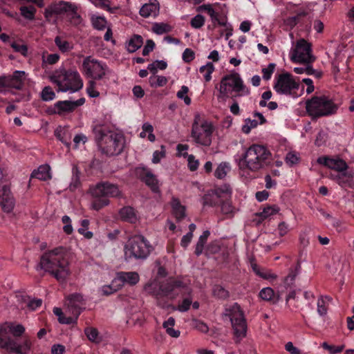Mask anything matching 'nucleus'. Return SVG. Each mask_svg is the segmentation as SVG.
<instances>
[{
  "label": "nucleus",
  "mask_w": 354,
  "mask_h": 354,
  "mask_svg": "<svg viewBox=\"0 0 354 354\" xmlns=\"http://www.w3.org/2000/svg\"><path fill=\"white\" fill-rule=\"evenodd\" d=\"M234 162L243 172H256L267 167L272 160V153L263 145L253 144L234 156Z\"/></svg>",
  "instance_id": "nucleus-1"
},
{
  "label": "nucleus",
  "mask_w": 354,
  "mask_h": 354,
  "mask_svg": "<svg viewBox=\"0 0 354 354\" xmlns=\"http://www.w3.org/2000/svg\"><path fill=\"white\" fill-rule=\"evenodd\" d=\"M40 266L59 281H66L71 274L67 254L63 248H55L46 252L41 258Z\"/></svg>",
  "instance_id": "nucleus-2"
},
{
  "label": "nucleus",
  "mask_w": 354,
  "mask_h": 354,
  "mask_svg": "<svg viewBox=\"0 0 354 354\" xmlns=\"http://www.w3.org/2000/svg\"><path fill=\"white\" fill-rule=\"evenodd\" d=\"M93 132L98 147L103 153L114 156L123 150L124 142L122 135L108 130L104 125H96Z\"/></svg>",
  "instance_id": "nucleus-3"
},
{
  "label": "nucleus",
  "mask_w": 354,
  "mask_h": 354,
  "mask_svg": "<svg viewBox=\"0 0 354 354\" xmlns=\"http://www.w3.org/2000/svg\"><path fill=\"white\" fill-rule=\"evenodd\" d=\"M51 82L57 86V91L74 93L82 88L83 80L76 69L66 70L60 67L50 76Z\"/></svg>",
  "instance_id": "nucleus-4"
},
{
  "label": "nucleus",
  "mask_w": 354,
  "mask_h": 354,
  "mask_svg": "<svg viewBox=\"0 0 354 354\" xmlns=\"http://www.w3.org/2000/svg\"><path fill=\"white\" fill-rule=\"evenodd\" d=\"M218 91L220 97H227L232 92L239 97L245 96L250 93V90L244 84L241 75L234 71L222 77Z\"/></svg>",
  "instance_id": "nucleus-5"
},
{
  "label": "nucleus",
  "mask_w": 354,
  "mask_h": 354,
  "mask_svg": "<svg viewBox=\"0 0 354 354\" xmlns=\"http://www.w3.org/2000/svg\"><path fill=\"white\" fill-rule=\"evenodd\" d=\"M153 250L149 241L142 235L130 238L124 245V257L127 259L143 260Z\"/></svg>",
  "instance_id": "nucleus-6"
},
{
  "label": "nucleus",
  "mask_w": 354,
  "mask_h": 354,
  "mask_svg": "<svg viewBox=\"0 0 354 354\" xmlns=\"http://www.w3.org/2000/svg\"><path fill=\"white\" fill-rule=\"evenodd\" d=\"M273 88L281 95L297 98L303 94L304 88H300V83L293 75L288 73L278 75L274 78Z\"/></svg>",
  "instance_id": "nucleus-7"
},
{
  "label": "nucleus",
  "mask_w": 354,
  "mask_h": 354,
  "mask_svg": "<svg viewBox=\"0 0 354 354\" xmlns=\"http://www.w3.org/2000/svg\"><path fill=\"white\" fill-rule=\"evenodd\" d=\"M337 109L332 99L326 95L314 96L306 102V111L312 118L334 114Z\"/></svg>",
  "instance_id": "nucleus-8"
},
{
  "label": "nucleus",
  "mask_w": 354,
  "mask_h": 354,
  "mask_svg": "<svg viewBox=\"0 0 354 354\" xmlns=\"http://www.w3.org/2000/svg\"><path fill=\"white\" fill-rule=\"evenodd\" d=\"M90 193L95 198L91 207L95 210H99L109 203L107 197H116L120 195L118 187L109 183H101L91 187Z\"/></svg>",
  "instance_id": "nucleus-9"
},
{
  "label": "nucleus",
  "mask_w": 354,
  "mask_h": 354,
  "mask_svg": "<svg viewBox=\"0 0 354 354\" xmlns=\"http://www.w3.org/2000/svg\"><path fill=\"white\" fill-rule=\"evenodd\" d=\"M213 127L211 122L204 120L199 114L194 116L192 136L198 144L208 146L211 143Z\"/></svg>",
  "instance_id": "nucleus-10"
},
{
  "label": "nucleus",
  "mask_w": 354,
  "mask_h": 354,
  "mask_svg": "<svg viewBox=\"0 0 354 354\" xmlns=\"http://www.w3.org/2000/svg\"><path fill=\"white\" fill-rule=\"evenodd\" d=\"M81 71L85 76L93 80H102L111 73L105 64L91 56L83 60Z\"/></svg>",
  "instance_id": "nucleus-11"
},
{
  "label": "nucleus",
  "mask_w": 354,
  "mask_h": 354,
  "mask_svg": "<svg viewBox=\"0 0 354 354\" xmlns=\"http://www.w3.org/2000/svg\"><path fill=\"white\" fill-rule=\"evenodd\" d=\"M290 60L297 64H308L315 59L312 54L310 44L304 39L297 40L290 51Z\"/></svg>",
  "instance_id": "nucleus-12"
},
{
  "label": "nucleus",
  "mask_w": 354,
  "mask_h": 354,
  "mask_svg": "<svg viewBox=\"0 0 354 354\" xmlns=\"http://www.w3.org/2000/svg\"><path fill=\"white\" fill-rule=\"evenodd\" d=\"M226 313L230 318L235 336L239 339H242L246 335L247 326L240 306L234 304L226 310Z\"/></svg>",
  "instance_id": "nucleus-13"
},
{
  "label": "nucleus",
  "mask_w": 354,
  "mask_h": 354,
  "mask_svg": "<svg viewBox=\"0 0 354 354\" xmlns=\"http://www.w3.org/2000/svg\"><path fill=\"white\" fill-rule=\"evenodd\" d=\"M181 286L182 283L180 281L169 280L165 285L159 286L157 281L154 280L147 283L145 289L148 293L156 297H170L173 298L174 297L173 292Z\"/></svg>",
  "instance_id": "nucleus-14"
},
{
  "label": "nucleus",
  "mask_w": 354,
  "mask_h": 354,
  "mask_svg": "<svg viewBox=\"0 0 354 354\" xmlns=\"http://www.w3.org/2000/svg\"><path fill=\"white\" fill-rule=\"evenodd\" d=\"M84 299L83 296L78 293L71 295L66 301V310L71 314L75 322L84 308Z\"/></svg>",
  "instance_id": "nucleus-15"
},
{
  "label": "nucleus",
  "mask_w": 354,
  "mask_h": 354,
  "mask_svg": "<svg viewBox=\"0 0 354 354\" xmlns=\"http://www.w3.org/2000/svg\"><path fill=\"white\" fill-rule=\"evenodd\" d=\"M84 98H80L75 101H59L55 104V112L59 115L68 113L84 104Z\"/></svg>",
  "instance_id": "nucleus-16"
},
{
  "label": "nucleus",
  "mask_w": 354,
  "mask_h": 354,
  "mask_svg": "<svg viewBox=\"0 0 354 354\" xmlns=\"http://www.w3.org/2000/svg\"><path fill=\"white\" fill-rule=\"evenodd\" d=\"M69 8V3L59 1L48 6L44 12V17L48 21L54 20L55 16L65 14Z\"/></svg>",
  "instance_id": "nucleus-17"
},
{
  "label": "nucleus",
  "mask_w": 354,
  "mask_h": 354,
  "mask_svg": "<svg viewBox=\"0 0 354 354\" xmlns=\"http://www.w3.org/2000/svg\"><path fill=\"white\" fill-rule=\"evenodd\" d=\"M317 162L337 171H344L348 168L346 162L338 158L322 156L317 159Z\"/></svg>",
  "instance_id": "nucleus-18"
},
{
  "label": "nucleus",
  "mask_w": 354,
  "mask_h": 354,
  "mask_svg": "<svg viewBox=\"0 0 354 354\" xmlns=\"http://www.w3.org/2000/svg\"><path fill=\"white\" fill-rule=\"evenodd\" d=\"M136 175L143 180L153 192L158 189V182L156 176L145 167H137Z\"/></svg>",
  "instance_id": "nucleus-19"
},
{
  "label": "nucleus",
  "mask_w": 354,
  "mask_h": 354,
  "mask_svg": "<svg viewBox=\"0 0 354 354\" xmlns=\"http://www.w3.org/2000/svg\"><path fill=\"white\" fill-rule=\"evenodd\" d=\"M115 277L121 288L124 285L134 286L140 280L139 274L136 272H120Z\"/></svg>",
  "instance_id": "nucleus-20"
},
{
  "label": "nucleus",
  "mask_w": 354,
  "mask_h": 354,
  "mask_svg": "<svg viewBox=\"0 0 354 354\" xmlns=\"http://www.w3.org/2000/svg\"><path fill=\"white\" fill-rule=\"evenodd\" d=\"M160 5L157 0H149L140 9V15L145 18L156 17L158 15Z\"/></svg>",
  "instance_id": "nucleus-21"
},
{
  "label": "nucleus",
  "mask_w": 354,
  "mask_h": 354,
  "mask_svg": "<svg viewBox=\"0 0 354 354\" xmlns=\"http://www.w3.org/2000/svg\"><path fill=\"white\" fill-rule=\"evenodd\" d=\"M31 346L32 342L30 339L26 337L20 342L15 340V342H12L9 351L17 354H28L30 351Z\"/></svg>",
  "instance_id": "nucleus-22"
},
{
  "label": "nucleus",
  "mask_w": 354,
  "mask_h": 354,
  "mask_svg": "<svg viewBox=\"0 0 354 354\" xmlns=\"http://www.w3.org/2000/svg\"><path fill=\"white\" fill-rule=\"evenodd\" d=\"M7 77L10 83V87L16 89H21L24 86L26 74L24 71H15L12 75Z\"/></svg>",
  "instance_id": "nucleus-23"
},
{
  "label": "nucleus",
  "mask_w": 354,
  "mask_h": 354,
  "mask_svg": "<svg viewBox=\"0 0 354 354\" xmlns=\"http://www.w3.org/2000/svg\"><path fill=\"white\" fill-rule=\"evenodd\" d=\"M11 333L8 330L6 325L0 328V348L6 349L9 351L10 346L15 339L11 337Z\"/></svg>",
  "instance_id": "nucleus-24"
},
{
  "label": "nucleus",
  "mask_w": 354,
  "mask_h": 354,
  "mask_svg": "<svg viewBox=\"0 0 354 354\" xmlns=\"http://www.w3.org/2000/svg\"><path fill=\"white\" fill-rule=\"evenodd\" d=\"M65 15L71 24L74 26H78L82 23V18L77 11V6L74 4L69 3V8Z\"/></svg>",
  "instance_id": "nucleus-25"
},
{
  "label": "nucleus",
  "mask_w": 354,
  "mask_h": 354,
  "mask_svg": "<svg viewBox=\"0 0 354 354\" xmlns=\"http://www.w3.org/2000/svg\"><path fill=\"white\" fill-rule=\"evenodd\" d=\"M120 218L127 222L135 223L138 220L136 211L131 207H124L120 211Z\"/></svg>",
  "instance_id": "nucleus-26"
},
{
  "label": "nucleus",
  "mask_w": 354,
  "mask_h": 354,
  "mask_svg": "<svg viewBox=\"0 0 354 354\" xmlns=\"http://www.w3.org/2000/svg\"><path fill=\"white\" fill-rule=\"evenodd\" d=\"M32 177L41 180H46L51 178L50 168L48 165H43L32 173Z\"/></svg>",
  "instance_id": "nucleus-27"
},
{
  "label": "nucleus",
  "mask_w": 354,
  "mask_h": 354,
  "mask_svg": "<svg viewBox=\"0 0 354 354\" xmlns=\"http://www.w3.org/2000/svg\"><path fill=\"white\" fill-rule=\"evenodd\" d=\"M120 289L121 288L116 279V277H115L110 284L102 286L99 288L98 291L102 295L108 296L113 294Z\"/></svg>",
  "instance_id": "nucleus-28"
},
{
  "label": "nucleus",
  "mask_w": 354,
  "mask_h": 354,
  "mask_svg": "<svg viewBox=\"0 0 354 354\" xmlns=\"http://www.w3.org/2000/svg\"><path fill=\"white\" fill-rule=\"evenodd\" d=\"M143 44V39L141 36L135 35L131 37L126 44V48L129 53H134Z\"/></svg>",
  "instance_id": "nucleus-29"
},
{
  "label": "nucleus",
  "mask_w": 354,
  "mask_h": 354,
  "mask_svg": "<svg viewBox=\"0 0 354 354\" xmlns=\"http://www.w3.org/2000/svg\"><path fill=\"white\" fill-rule=\"evenodd\" d=\"M198 10L199 11L205 12L207 15H209V16L211 17L212 21L214 24H218L219 21H221V19L223 18L219 17L218 12L216 10L214 7L210 4L202 5L198 8Z\"/></svg>",
  "instance_id": "nucleus-30"
},
{
  "label": "nucleus",
  "mask_w": 354,
  "mask_h": 354,
  "mask_svg": "<svg viewBox=\"0 0 354 354\" xmlns=\"http://www.w3.org/2000/svg\"><path fill=\"white\" fill-rule=\"evenodd\" d=\"M171 205L173 214L178 220L182 219L185 216V207L180 204L178 199L176 198H172Z\"/></svg>",
  "instance_id": "nucleus-31"
},
{
  "label": "nucleus",
  "mask_w": 354,
  "mask_h": 354,
  "mask_svg": "<svg viewBox=\"0 0 354 354\" xmlns=\"http://www.w3.org/2000/svg\"><path fill=\"white\" fill-rule=\"evenodd\" d=\"M215 71V66L212 62H207L199 68V72L202 74L204 81L209 82L212 80V75Z\"/></svg>",
  "instance_id": "nucleus-32"
},
{
  "label": "nucleus",
  "mask_w": 354,
  "mask_h": 354,
  "mask_svg": "<svg viewBox=\"0 0 354 354\" xmlns=\"http://www.w3.org/2000/svg\"><path fill=\"white\" fill-rule=\"evenodd\" d=\"M171 30L172 26L165 22H154L151 26V31L158 35L169 32Z\"/></svg>",
  "instance_id": "nucleus-33"
},
{
  "label": "nucleus",
  "mask_w": 354,
  "mask_h": 354,
  "mask_svg": "<svg viewBox=\"0 0 354 354\" xmlns=\"http://www.w3.org/2000/svg\"><path fill=\"white\" fill-rule=\"evenodd\" d=\"M21 299L23 300V304L21 308H22L27 307L31 310H35L38 307L41 306L42 304V301L40 299H31L28 296H22Z\"/></svg>",
  "instance_id": "nucleus-34"
},
{
  "label": "nucleus",
  "mask_w": 354,
  "mask_h": 354,
  "mask_svg": "<svg viewBox=\"0 0 354 354\" xmlns=\"http://www.w3.org/2000/svg\"><path fill=\"white\" fill-rule=\"evenodd\" d=\"M231 170V165L229 162H221L214 171V176L218 179L224 178L227 173Z\"/></svg>",
  "instance_id": "nucleus-35"
},
{
  "label": "nucleus",
  "mask_w": 354,
  "mask_h": 354,
  "mask_svg": "<svg viewBox=\"0 0 354 354\" xmlns=\"http://www.w3.org/2000/svg\"><path fill=\"white\" fill-rule=\"evenodd\" d=\"M219 201L220 198L217 197L212 190L205 194L202 198L203 206L213 207L216 205Z\"/></svg>",
  "instance_id": "nucleus-36"
},
{
  "label": "nucleus",
  "mask_w": 354,
  "mask_h": 354,
  "mask_svg": "<svg viewBox=\"0 0 354 354\" xmlns=\"http://www.w3.org/2000/svg\"><path fill=\"white\" fill-rule=\"evenodd\" d=\"M331 301V298L328 296L321 297L317 302V313L320 316H324L327 314L326 304Z\"/></svg>",
  "instance_id": "nucleus-37"
},
{
  "label": "nucleus",
  "mask_w": 354,
  "mask_h": 354,
  "mask_svg": "<svg viewBox=\"0 0 354 354\" xmlns=\"http://www.w3.org/2000/svg\"><path fill=\"white\" fill-rule=\"evenodd\" d=\"M59 55L57 53L47 54L43 53L41 55L42 66L45 67L47 65H53L56 64L59 60Z\"/></svg>",
  "instance_id": "nucleus-38"
},
{
  "label": "nucleus",
  "mask_w": 354,
  "mask_h": 354,
  "mask_svg": "<svg viewBox=\"0 0 354 354\" xmlns=\"http://www.w3.org/2000/svg\"><path fill=\"white\" fill-rule=\"evenodd\" d=\"M210 232L208 230H205L203 232V234H201L198 239V241L196 245L195 253L197 256H199L202 254L205 244L207 240L208 236H209Z\"/></svg>",
  "instance_id": "nucleus-39"
},
{
  "label": "nucleus",
  "mask_w": 354,
  "mask_h": 354,
  "mask_svg": "<svg viewBox=\"0 0 354 354\" xmlns=\"http://www.w3.org/2000/svg\"><path fill=\"white\" fill-rule=\"evenodd\" d=\"M89 1L95 7L106 10L110 13H115L118 9L116 7H111L110 1L108 0H89Z\"/></svg>",
  "instance_id": "nucleus-40"
},
{
  "label": "nucleus",
  "mask_w": 354,
  "mask_h": 354,
  "mask_svg": "<svg viewBox=\"0 0 354 354\" xmlns=\"http://www.w3.org/2000/svg\"><path fill=\"white\" fill-rule=\"evenodd\" d=\"M175 324V320L173 317H169L163 323V327L166 329L167 333L173 337H178L180 335V331L174 330L173 326Z\"/></svg>",
  "instance_id": "nucleus-41"
},
{
  "label": "nucleus",
  "mask_w": 354,
  "mask_h": 354,
  "mask_svg": "<svg viewBox=\"0 0 354 354\" xmlns=\"http://www.w3.org/2000/svg\"><path fill=\"white\" fill-rule=\"evenodd\" d=\"M212 191L220 200L230 196L232 193L230 186L227 185H223Z\"/></svg>",
  "instance_id": "nucleus-42"
},
{
  "label": "nucleus",
  "mask_w": 354,
  "mask_h": 354,
  "mask_svg": "<svg viewBox=\"0 0 354 354\" xmlns=\"http://www.w3.org/2000/svg\"><path fill=\"white\" fill-rule=\"evenodd\" d=\"M91 20L93 27L97 30H103L106 26V20L103 16L93 15Z\"/></svg>",
  "instance_id": "nucleus-43"
},
{
  "label": "nucleus",
  "mask_w": 354,
  "mask_h": 354,
  "mask_svg": "<svg viewBox=\"0 0 354 354\" xmlns=\"http://www.w3.org/2000/svg\"><path fill=\"white\" fill-rule=\"evenodd\" d=\"M149 84L151 87H160L167 83V79L162 75H151L149 79Z\"/></svg>",
  "instance_id": "nucleus-44"
},
{
  "label": "nucleus",
  "mask_w": 354,
  "mask_h": 354,
  "mask_svg": "<svg viewBox=\"0 0 354 354\" xmlns=\"http://www.w3.org/2000/svg\"><path fill=\"white\" fill-rule=\"evenodd\" d=\"M80 171L76 166H73L72 169V178L69 185V189L71 191H74L80 186Z\"/></svg>",
  "instance_id": "nucleus-45"
},
{
  "label": "nucleus",
  "mask_w": 354,
  "mask_h": 354,
  "mask_svg": "<svg viewBox=\"0 0 354 354\" xmlns=\"http://www.w3.org/2000/svg\"><path fill=\"white\" fill-rule=\"evenodd\" d=\"M8 330L14 337L21 336L25 331L24 327L21 324H15L12 323L6 324Z\"/></svg>",
  "instance_id": "nucleus-46"
},
{
  "label": "nucleus",
  "mask_w": 354,
  "mask_h": 354,
  "mask_svg": "<svg viewBox=\"0 0 354 354\" xmlns=\"http://www.w3.org/2000/svg\"><path fill=\"white\" fill-rule=\"evenodd\" d=\"M279 212V208L277 205L268 206L259 213V216L263 219L268 218Z\"/></svg>",
  "instance_id": "nucleus-47"
},
{
  "label": "nucleus",
  "mask_w": 354,
  "mask_h": 354,
  "mask_svg": "<svg viewBox=\"0 0 354 354\" xmlns=\"http://www.w3.org/2000/svg\"><path fill=\"white\" fill-rule=\"evenodd\" d=\"M86 93L91 97H97L100 95L97 84L95 80H91L88 82L86 86Z\"/></svg>",
  "instance_id": "nucleus-48"
},
{
  "label": "nucleus",
  "mask_w": 354,
  "mask_h": 354,
  "mask_svg": "<svg viewBox=\"0 0 354 354\" xmlns=\"http://www.w3.org/2000/svg\"><path fill=\"white\" fill-rule=\"evenodd\" d=\"M53 313L58 317V320L62 324H69L75 322L72 316L66 317L59 308H54Z\"/></svg>",
  "instance_id": "nucleus-49"
},
{
  "label": "nucleus",
  "mask_w": 354,
  "mask_h": 354,
  "mask_svg": "<svg viewBox=\"0 0 354 354\" xmlns=\"http://www.w3.org/2000/svg\"><path fill=\"white\" fill-rule=\"evenodd\" d=\"M167 66L166 62L163 60H156L147 66V69L153 74H156L158 70H165Z\"/></svg>",
  "instance_id": "nucleus-50"
},
{
  "label": "nucleus",
  "mask_w": 354,
  "mask_h": 354,
  "mask_svg": "<svg viewBox=\"0 0 354 354\" xmlns=\"http://www.w3.org/2000/svg\"><path fill=\"white\" fill-rule=\"evenodd\" d=\"M21 15L26 19L33 20L36 13V9L33 6H21L20 8Z\"/></svg>",
  "instance_id": "nucleus-51"
},
{
  "label": "nucleus",
  "mask_w": 354,
  "mask_h": 354,
  "mask_svg": "<svg viewBox=\"0 0 354 354\" xmlns=\"http://www.w3.org/2000/svg\"><path fill=\"white\" fill-rule=\"evenodd\" d=\"M253 271L259 277L266 279H274L277 275L270 271H261L258 266L255 263L252 264Z\"/></svg>",
  "instance_id": "nucleus-52"
},
{
  "label": "nucleus",
  "mask_w": 354,
  "mask_h": 354,
  "mask_svg": "<svg viewBox=\"0 0 354 354\" xmlns=\"http://www.w3.org/2000/svg\"><path fill=\"white\" fill-rule=\"evenodd\" d=\"M188 92L189 88L187 86H182L176 93L177 97L183 100L186 105H189L192 102L191 98L187 95Z\"/></svg>",
  "instance_id": "nucleus-53"
},
{
  "label": "nucleus",
  "mask_w": 354,
  "mask_h": 354,
  "mask_svg": "<svg viewBox=\"0 0 354 354\" xmlns=\"http://www.w3.org/2000/svg\"><path fill=\"white\" fill-rule=\"evenodd\" d=\"M55 43L56 44V46L58 47V48L59 49V50L63 53L67 52V51L70 50L71 49H72L71 44L68 41H67L64 39H62L59 36L55 37Z\"/></svg>",
  "instance_id": "nucleus-54"
},
{
  "label": "nucleus",
  "mask_w": 354,
  "mask_h": 354,
  "mask_svg": "<svg viewBox=\"0 0 354 354\" xmlns=\"http://www.w3.org/2000/svg\"><path fill=\"white\" fill-rule=\"evenodd\" d=\"M0 205L4 212H10L15 207V199L13 196L1 199V201H0Z\"/></svg>",
  "instance_id": "nucleus-55"
},
{
  "label": "nucleus",
  "mask_w": 354,
  "mask_h": 354,
  "mask_svg": "<svg viewBox=\"0 0 354 354\" xmlns=\"http://www.w3.org/2000/svg\"><path fill=\"white\" fill-rule=\"evenodd\" d=\"M218 24L224 28L223 34L224 35L225 39L227 40L233 34L232 26L227 23L225 18H222Z\"/></svg>",
  "instance_id": "nucleus-56"
},
{
  "label": "nucleus",
  "mask_w": 354,
  "mask_h": 354,
  "mask_svg": "<svg viewBox=\"0 0 354 354\" xmlns=\"http://www.w3.org/2000/svg\"><path fill=\"white\" fill-rule=\"evenodd\" d=\"M259 124V123L257 122V120L247 118L245 120V123L242 127V131L245 134H248L252 129L257 127Z\"/></svg>",
  "instance_id": "nucleus-57"
},
{
  "label": "nucleus",
  "mask_w": 354,
  "mask_h": 354,
  "mask_svg": "<svg viewBox=\"0 0 354 354\" xmlns=\"http://www.w3.org/2000/svg\"><path fill=\"white\" fill-rule=\"evenodd\" d=\"M259 297L266 301H275L274 290L271 288H264L259 292Z\"/></svg>",
  "instance_id": "nucleus-58"
},
{
  "label": "nucleus",
  "mask_w": 354,
  "mask_h": 354,
  "mask_svg": "<svg viewBox=\"0 0 354 354\" xmlns=\"http://www.w3.org/2000/svg\"><path fill=\"white\" fill-rule=\"evenodd\" d=\"M88 225L89 221L84 219L81 221V227L78 229L79 233L86 239H91L93 236V233L88 230Z\"/></svg>",
  "instance_id": "nucleus-59"
},
{
  "label": "nucleus",
  "mask_w": 354,
  "mask_h": 354,
  "mask_svg": "<svg viewBox=\"0 0 354 354\" xmlns=\"http://www.w3.org/2000/svg\"><path fill=\"white\" fill-rule=\"evenodd\" d=\"M84 332L86 337L90 341L95 343L100 342V337L97 329L91 327L86 328Z\"/></svg>",
  "instance_id": "nucleus-60"
},
{
  "label": "nucleus",
  "mask_w": 354,
  "mask_h": 354,
  "mask_svg": "<svg viewBox=\"0 0 354 354\" xmlns=\"http://www.w3.org/2000/svg\"><path fill=\"white\" fill-rule=\"evenodd\" d=\"M41 97L44 101H51L55 97V93L50 86H45L41 93Z\"/></svg>",
  "instance_id": "nucleus-61"
},
{
  "label": "nucleus",
  "mask_w": 354,
  "mask_h": 354,
  "mask_svg": "<svg viewBox=\"0 0 354 354\" xmlns=\"http://www.w3.org/2000/svg\"><path fill=\"white\" fill-rule=\"evenodd\" d=\"M187 167L191 171H194L198 169L199 167V160L196 157L190 154L187 157Z\"/></svg>",
  "instance_id": "nucleus-62"
},
{
  "label": "nucleus",
  "mask_w": 354,
  "mask_h": 354,
  "mask_svg": "<svg viewBox=\"0 0 354 354\" xmlns=\"http://www.w3.org/2000/svg\"><path fill=\"white\" fill-rule=\"evenodd\" d=\"M205 24V18L201 15H197L193 17L190 21L192 28L198 29L201 28Z\"/></svg>",
  "instance_id": "nucleus-63"
},
{
  "label": "nucleus",
  "mask_w": 354,
  "mask_h": 354,
  "mask_svg": "<svg viewBox=\"0 0 354 354\" xmlns=\"http://www.w3.org/2000/svg\"><path fill=\"white\" fill-rule=\"evenodd\" d=\"M221 211L224 214L232 216L235 214L236 209L230 202L226 201L221 205Z\"/></svg>",
  "instance_id": "nucleus-64"
}]
</instances>
